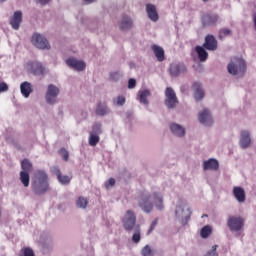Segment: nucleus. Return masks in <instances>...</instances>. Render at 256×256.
Wrapping results in <instances>:
<instances>
[{
    "instance_id": "obj_1",
    "label": "nucleus",
    "mask_w": 256,
    "mask_h": 256,
    "mask_svg": "<svg viewBox=\"0 0 256 256\" xmlns=\"http://www.w3.org/2000/svg\"><path fill=\"white\" fill-rule=\"evenodd\" d=\"M139 208L145 213H152L154 210V206L158 210H163V196L160 192H154L152 195L150 194H141L138 201Z\"/></svg>"
},
{
    "instance_id": "obj_2",
    "label": "nucleus",
    "mask_w": 256,
    "mask_h": 256,
    "mask_svg": "<svg viewBox=\"0 0 256 256\" xmlns=\"http://www.w3.org/2000/svg\"><path fill=\"white\" fill-rule=\"evenodd\" d=\"M32 191L35 195H43L49 191V176L42 170L36 171L35 179L32 182Z\"/></svg>"
},
{
    "instance_id": "obj_3",
    "label": "nucleus",
    "mask_w": 256,
    "mask_h": 256,
    "mask_svg": "<svg viewBox=\"0 0 256 256\" xmlns=\"http://www.w3.org/2000/svg\"><path fill=\"white\" fill-rule=\"evenodd\" d=\"M227 69L231 75H244L246 72V62L242 58H233L229 62Z\"/></svg>"
},
{
    "instance_id": "obj_4",
    "label": "nucleus",
    "mask_w": 256,
    "mask_h": 256,
    "mask_svg": "<svg viewBox=\"0 0 256 256\" xmlns=\"http://www.w3.org/2000/svg\"><path fill=\"white\" fill-rule=\"evenodd\" d=\"M122 224L124 229L128 232L134 229V226L137 224V216H135L132 210L126 211L122 219Z\"/></svg>"
},
{
    "instance_id": "obj_5",
    "label": "nucleus",
    "mask_w": 256,
    "mask_h": 256,
    "mask_svg": "<svg viewBox=\"0 0 256 256\" xmlns=\"http://www.w3.org/2000/svg\"><path fill=\"white\" fill-rule=\"evenodd\" d=\"M227 226L231 232H239L244 227V219L241 216H229Z\"/></svg>"
},
{
    "instance_id": "obj_6",
    "label": "nucleus",
    "mask_w": 256,
    "mask_h": 256,
    "mask_svg": "<svg viewBox=\"0 0 256 256\" xmlns=\"http://www.w3.org/2000/svg\"><path fill=\"white\" fill-rule=\"evenodd\" d=\"M31 41L33 45L38 49L49 50L51 48L49 41H47V38H45L41 34H33Z\"/></svg>"
},
{
    "instance_id": "obj_7",
    "label": "nucleus",
    "mask_w": 256,
    "mask_h": 256,
    "mask_svg": "<svg viewBox=\"0 0 256 256\" xmlns=\"http://www.w3.org/2000/svg\"><path fill=\"white\" fill-rule=\"evenodd\" d=\"M165 96H166V100H165L166 107L168 109L175 108L176 105L178 104V100H177L175 91L172 88L168 87V88H166Z\"/></svg>"
},
{
    "instance_id": "obj_8",
    "label": "nucleus",
    "mask_w": 256,
    "mask_h": 256,
    "mask_svg": "<svg viewBox=\"0 0 256 256\" xmlns=\"http://www.w3.org/2000/svg\"><path fill=\"white\" fill-rule=\"evenodd\" d=\"M27 69L34 76H42L45 73V67L41 62H29L27 64Z\"/></svg>"
},
{
    "instance_id": "obj_9",
    "label": "nucleus",
    "mask_w": 256,
    "mask_h": 256,
    "mask_svg": "<svg viewBox=\"0 0 256 256\" xmlns=\"http://www.w3.org/2000/svg\"><path fill=\"white\" fill-rule=\"evenodd\" d=\"M58 94H59V89L55 85L50 84L46 92V102L49 105L55 104Z\"/></svg>"
},
{
    "instance_id": "obj_10",
    "label": "nucleus",
    "mask_w": 256,
    "mask_h": 256,
    "mask_svg": "<svg viewBox=\"0 0 256 256\" xmlns=\"http://www.w3.org/2000/svg\"><path fill=\"white\" fill-rule=\"evenodd\" d=\"M202 47L208 51H216L218 49V41L213 34H208Z\"/></svg>"
},
{
    "instance_id": "obj_11",
    "label": "nucleus",
    "mask_w": 256,
    "mask_h": 256,
    "mask_svg": "<svg viewBox=\"0 0 256 256\" xmlns=\"http://www.w3.org/2000/svg\"><path fill=\"white\" fill-rule=\"evenodd\" d=\"M51 173L55 174L57 176V179L60 184L62 185H68L72 181V175H64L61 173L59 167L54 166L51 168Z\"/></svg>"
},
{
    "instance_id": "obj_12",
    "label": "nucleus",
    "mask_w": 256,
    "mask_h": 256,
    "mask_svg": "<svg viewBox=\"0 0 256 256\" xmlns=\"http://www.w3.org/2000/svg\"><path fill=\"white\" fill-rule=\"evenodd\" d=\"M66 65L68 67H71L72 69H75V71H84L86 68V63L83 61H78L77 59L74 58H68L65 61Z\"/></svg>"
},
{
    "instance_id": "obj_13",
    "label": "nucleus",
    "mask_w": 256,
    "mask_h": 256,
    "mask_svg": "<svg viewBox=\"0 0 256 256\" xmlns=\"http://www.w3.org/2000/svg\"><path fill=\"white\" fill-rule=\"evenodd\" d=\"M199 123L202 125H212L213 124V118L210 116V112L208 109H204L199 113L198 116Z\"/></svg>"
},
{
    "instance_id": "obj_14",
    "label": "nucleus",
    "mask_w": 256,
    "mask_h": 256,
    "mask_svg": "<svg viewBox=\"0 0 256 256\" xmlns=\"http://www.w3.org/2000/svg\"><path fill=\"white\" fill-rule=\"evenodd\" d=\"M219 21L218 14H206L202 17V24L204 26H215Z\"/></svg>"
},
{
    "instance_id": "obj_15",
    "label": "nucleus",
    "mask_w": 256,
    "mask_h": 256,
    "mask_svg": "<svg viewBox=\"0 0 256 256\" xmlns=\"http://www.w3.org/2000/svg\"><path fill=\"white\" fill-rule=\"evenodd\" d=\"M21 23H22V12L16 11L10 20L12 29L19 30Z\"/></svg>"
},
{
    "instance_id": "obj_16",
    "label": "nucleus",
    "mask_w": 256,
    "mask_h": 256,
    "mask_svg": "<svg viewBox=\"0 0 256 256\" xmlns=\"http://www.w3.org/2000/svg\"><path fill=\"white\" fill-rule=\"evenodd\" d=\"M232 194L235 196L236 200L239 203H244L246 201V193H245L244 188L234 187L232 189Z\"/></svg>"
},
{
    "instance_id": "obj_17",
    "label": "nucleus",
    "mask_w": 256,
    "mask_h": 256,
    "mask_svg": "<svg viewBox=\"0 0 256 256\" xmlns=\"http://www.w3.org/2000/svg\"><path fill=\"white\" fill-rule=\"evenodd\" d=\"M146 11H147L148 17L151 21L157 22L159 20V15H158L155 5L147 4Z\"/></svg>"
},
{
    "instance_id": "obj_18",
    "label": "nucleus",
    "mask_w": 256,
    "mask_h": 256,
    "mask_svg": "<svg viewBox=\"0 0 256 256\" xmlns=\"http://www.w3.org/2000/svg\"><path fill=\"white\" fill-rule=\"evenodd\" d=\"M151 49L156 57V60H158V62H163L165 60V53H164V49L158 45H152Z\"/></svg>"
},
{
    "instance_id": "obj_19",
    "label": "nucleus",
    "mask_w": 256,
    "mask_h": 256,
    "mask_svg": "<svg viewBox=\"0 0 256 256\" xmlns=\"http://www.w3.org/2000/svg\"><path fill=\"white\" fill-rule=\"evenodd\" d=\"M202 85L200 82H194L193 88L195 90L194 92V98L197 101H200L204 98L205 92L201 89Z\"/></svg>"
},
{
    "instance_id": "obj_20",
    "label": "nucleus",
    "mask_w": 256,
    "mask_h": 256,
    "mask_svg": "<svg viewBox=\"0 0 256 256\" xmlns=\"http://www.w3.org/2000/svg\"><path fill=\"white\" fill-rule=\"evenodd\" d=\"M20 92L22 96H24L26 99L30 96L31 93H33V88L31 87V84L27 81L22 82L20 85Z\"/></svg>"
},
{
    "instance_id": "obj_21",
    "label": "nucleus",
    "mask_w": 256,
    "mask_h": 256,
    "mask_svg": "<svg viewBox=\"0 0 256 256\" xmlns=\"http://www.w3.org/2000/svg\"><path fill=\"white\" fill-rule=\"evenodd\" d=\"M251 144L250 134L247 131L241 132L240 146L243 149H247Z\"/></svg>"
},
{
    "instance_id": "obj_22",
    "label": "nucleus",
    "mask_w": 256,
    "mask_h": 256,
    "mask_svg": "<svg viewBox=\"0 0 256 256\" xmlns=\"http://www.w3.org/2000/svg\"><path fill=\"white\" fill-rule=\"evenodd\" d=\"M181 69H183L184 71H186V67L183 65V64H171L170 67H169V73L171 75V77H177L180 72H181Z\"/></svg>"
},
{
    "instance_id": "obj_23",
    "label": "nucleus",
    "mask_w": 256,
    "mask_h": 256,
    "mask_svg": "<svg viewBox=\"0 0 256 256\" xmlns=\"http://www.w3.org/2000/svg\"><path fill=\"white\" fill-rule=\"evenodd\" d=\"M219 169V162L215 159H209L204 161V170H218Z\"/></svg>"
},
{
    "instance_id": "obj_24",
    "label": "nucleus",
    "mask_w": 256,
    "mask_h": 256,
    "mask_svg": "<svg viewBox=\"0 0 256 256\" xmlns=\"http://www.w3.org/2000/svg\"><path fill=\"white\" fill-rule=\"evenodd\" d=\"M170 130L172 132V134L178 136V137H184L185 136V129L183 127H181L178 124H171L170 125Z\"/></svg>"
},
{
    "instance_id": "obj_25",
    "label": "nucleus",
    "mask_w": 256,
    "mask_h": 256,
    "mask_svg": "<svg viewBox=\"0 0 256 256\" xmlns=\"http://www.w3.org/2000/svg\"><path fill=\"white\" fill-rule=\"evenodd\" d=\"M195 51L198 55L200 62H205L208 58V53L204 47L196 46Z\"/></svg>"
},
{
    "instance_id": "obj_26",
    "label": "nucleus",
    "mask_w": 256,
    "mask_h": 256,
    "mask_svg": "<svg viewBox=\"0 0 256 256\" xmlns=\"http://www.w3.org/2000/svg\"><path fill=\"white\" fill-rule=\"evenodd\" d=\"M132 27H133L132 20L129 17L124 16L120 22V29L128 30V29H131Z\"/></svg>"
},
{
    "instance_id": "obj_27",
    "label": "nucleus",
    "mask_w": 256,
    "mask_h": 256,
    "mask_svg": "<svg viewBox=\"0 0 256 256\" xmlns=\"http://www.w3.org/2000/svg\"><path fill=\"white\" fill-rule=\"evenodd\" d=\"M32 171L33 164L28 159L21 160V172H27L30 174Z\"/></svg>"
},
{
    "instance_id": "obj_28",
    "label": "nucleus",
    "mask_w": 256,
    "mask_h": 256,
    "mask_svg": "<svg viewBox=\"0 0 256 256\" xmlns=\"http://www.w3.org/2000/svg\"><path fill=\"white\" fill-rule=\"evenodd\" d=\"M141 256H155V250L150 245H145L141 249Z\"/></svg>"
},
{
    "instance_id": "obj_29",
    "label": "nucleus",
    "mask_w": 256,
    "mask_h": 256,
    "mask_svg": "<svg viewBox=\"0 0 256 256\" xmlns=\"http://www.w3.org/2000/svg\"><path fill=\"white\" fill-rule=\"evenodd\" d=\"M150 96V92L149 90H142L139 92V101L140 103L142 104H145V105H148V100H147V97Z\"/></svg>"
},
{
    "instance_id": "obj_30",
    "label": "nucleus",
    "mask_w": 256,
    "mask_h": 256,
    "mask_svg": "<svg viewBox=\"0 0 256 256\" xmlns=\"http://www.w3.org/2000/svg\"><path fill=\"white\" fill-rule=\"evenodd\" d=\"M20 181L22 185H24L26 188L29 186L30 183V175L27 172H20Z\"/></svg>"
},
{
    "instance_id": "obj_31",
    "label": "nucleus",
    "mask_w": 256,
    "mask_h": 256,
    "mask_svg": "<svg viewBox=\"0 0 256 256\" xmlns=\"http://www.w3.org/2000/svg\"><path fill=\"white\" fill-rule=\"evenodd\" d=\"M89 134L100 136L102 134V124L99 122L94 123L92 126V131L89 132Z\"/></svg>"
},
{
    "instance_id": "obj_32",
    "label": "nucleus",
    "mask_w": 256,
    "mask_h": 256,
    "mask_svg": "<svg viewBox=\"0 0 256 256\" xmlns=\"http://www.w3.org/2000/svg\"><path fill=\"white\" fill-rule=\"evenodd\" d=\"M100 142V136L96 134H89V145L91 147H96L97 144Z\"/></svg>"
},
{
    "instance_id": "obj_33",
    "label": "nucleus",
    "mask_w": 256,
    "mask_h": 256,
    "mask_svg": "<svg viewBox=\"0 0 256 256\" xmlns=\"http://www.w3.org/2000/svg\"><path fill=\"white\" fill-rule=\"evenodd\" d=\"M132 241L135 244H139L141 241V230L140 226H137L136 230L134 231V234L132 236Z\"/></svg>"
},
{
    "instance_id": "obj_34",
    "label": "nucleus",
    "mask_w": 256,
    "mask_h": 256,
    "mask_svg": "<svg viewBox=\"0 0 256 256\" xmlns=\"http://www.w3.org/2000/svg\"><path fill=\"white\" fill-rule=\"evenodd\" d=\"M96 114L100 116L107 114V104H98L96 107Z\"/></svg>"
},
{
    "instance_id": "obj_35",
    "label": "nucleus",
    "mask_w": 256,
    "mask_h": 256,
    "mask_svg": "<svg viewBox=\"0 0 256 256\" xmlns=\"http://www.w3.org/2000/svg\"><path fill=\"white\" fill-rule=\"evenodd\" d=\"M213 232V230H211L210 226H205L204 228H201L200 230V237L206 239L210 236V234Z\"/></svg>"
},
{
    "instance_id": "obj_36",
    "label": "nucleus",
    "mask_w": 256,
    "mask_h": 256,
    "mask_svg": "<svg viewBox=\"0 0 256 256\" xmlns=\"http://www.w3.org/2000/svg\"><path fill=\"white\" fill-rule=\"evenodd\" d=\"M88 205V201L84 198V197H79L77 202H76V206L80 209H86Z\"/></svg>"
},
{
    "instance_id": "obj_37",
    "label": "nucleus",
    "mask_w": 256,
    "mask_h": 256,
    "mask_svg": "<svg viewBox=\"0 0 256 256\" xmlns=\"http://www.w3.org/2000/svg\"><path fill=\"white\" fill-rule=\"evenodd\" d=\"M232 35V31L228 28H223L219 31V39L222 40L225 37Z\"/></svg>"
},
{
    "instance_id": "obj_38",
    "label": "nucleus",
    "mask_w": 256,
    "mask_h": 256,
    "mask_svg": "<svg viewBox=\"0 0 256 256\" xmlns=\"http://www.w3.org/2000/svg\"><path fill=\"white\" fill-rule=\"evenodd\" d=\"M219 248V245L215 244L211 247L210 250L207 251L206 255L204 256H219V253L217 252V249Z\"/></svg>"
},
{
    "instance_id": "obj_39",
    "label": "nucleus",
    "mask_w": 256,
    "mask_h": 256,
    "mask_svg": "<svg viewBox=\"0 0 256 256\" xmlns=\"http://www.w3.org/2000/svg\"><path fill=\"white\" fill-rule=\"evenodd\" d=\"M21 252L24 254L22 256H35L34 250L29 247L22 248Z\"/></svg>"
},
{
    "instance_id": "obj_40",
    "label": "nucleus",
    "mask_w": 256,
    "mask_h": 256,
    "mask_svg": "<svg viewBox=\"0 0 256 256\" xmlns=\"http://www.w3.org/2000/svg\"><path fill=\"white\" fill-rule=\"evenodd\" d=\"M59 154L62 156V159L64 161H68L69 160V152L65 148H61L59 150Z\"/></svg>"
},
{
    "instance_id": "obj_41",
    "label": "nucleus",
    "mask_w": 256,
    "mask_h": 256,
    "mask_svg": "<svg viewBox=\"0 0 256 256\" xmlns=\"http://www.w3.org/2000/svg\"><path fill=\"white\" fill-rule=\"evenodd\" d=\"M9 90V86L6 82L2 81L0 82V94L5 93Z\"/></svg>"
},
{
    "instance_id": "obj_42",
    "label": "nucleus",
    "mask_w": 256,
    "mask_h": 256,
    "mask_svg": "<svg viewBox=\"0 0 256 256\" xmlns=\"http://www.w3.org/2000/svg\"><path fill=\"white\" fill-rule=\"evenodd\" d=\"M158 222H159V219H158V218H155V219H154V222H152L151 225H150V228H149V230H148V235H150V234L155 230V228H156Z\"/></svg>"
},
{
    "instance_id": "obj_43",
    "label": "nucleus",
    "mask_w": 256,
    "mask_h": 256,
    "mask_svg": "<svg viewBox=\"0 0 256 256\" xmlns=\"http://www.w3.org/2000/svg\"><path fill=\"white\" fill-rule=\"evenodd\" d=\"M137 86V81L134 78L128 80V89H133Z\"/></svg>"
},
{
    "instance_id": "obj_44",
    "label": "nucleus",
    "mask_w": 256,
    "mask_h": 256,
    "mask_svg": "<svg viewBox=\"0 0 256 256\" xmlns=\"http://www.w3.org/2000/svg\"><path fill=\"white\" fill-rule=\"evenodd\" d=\"M115 183H116V180L114 178H109L105 183V187L109 189L110 187H113Z\"/></svg>"
},
{
    "instance_id": "obj_45",
    "label": "nucleus",
    "mask_w": 256,
    "mask_h": 256,
    "mask_svg": "<svg viewBox=\"0 0 256 256\" xmlns=\"http://www.w3.org/2000/svg\"><path fill=\"white\" fill-rule=\"evenodd\" d=\"M126 102V99L124 96H118L117 97V105L119 106H123Z\"/></svg>"
},
{
    "instance_id": "obj_46",
    "label": "nucleus",
    "mask_w": 256,
    "mask_h": 256,
    "mask_svg": "<svg viewBox=\"0 0 256 256\" xmlns=\"http://www.w3.org/2000/svg\"><path fill=\"white\" fill-rule=\"evenodd\" d=\"M190 216H191V212H190V209H188V216H185L184 219H182V225L185 226L188 221L190 220Z\"/></svg>"
},
{
    "instance_id": "obj_47",
    "label": "nucleus",
    "mask_w": 256,
    "mask_h": 256,
    "mask_svg": "<svg viewBox=\"0 0 256 256\" xmlns=\"http://www.w3.org/2000/svg\"><path fill=\"white\" fill-rule=\"evenodd\" d=\"M38 3L42 4V5H46L47 3H49L51 0H37Z\"/></svg>"
},
{
    "instance_id": "obj_48",
    "label": "nucleus",
    "mask_w": 256,
    "mask_h": 256,
    "mask_svg": "<svg viewBox=\"0 0 256 256\" xmlns=\"http://www.w3.org/2000/svg\"><path fill=\"white\" fill-rule=\"evenodd\" d=\"M179 211H183V208H181V206H178L177 210H176V215L179 214Z\"/></svg>"
},
{
    "instance_id": "obj_49",
    "label": "nucleus",
    "mask_w": 256,
    "mask_h": 256,
    "mask_svg": "<svg viewBox=\"0 0 256 256\" xmlns=\"http://www.w3.org/2000/svg\"><path fill=\"white\" fill-rule=\"evenodd\" d=\"M84 1L90 4V3H93L95 0H84Z\"/></svg>"
},
{
    "instance_id": "obj_50",
    "label": "nucleus",
    "mask_w": 256,
    "mask_h": 256,
    "mask_svg": "<svg viewBox=\"0 0 256 256\" xmlns=\"http://www.w3.org/2000/svg\"><path fill=\"white\" fill-rule=\"evenodd\" d=\"M254 24H255V27H256V16L254 17Z\"/></svg>"
},
{
    "instance_id": "obj_51",
    "label": "nucleus",
    "mask_w": 256,
    "mask_h": 256,
    "mask_svg": "<svg viewBox=\"0 0 256 256\" xmlns=\"http://www.w3.org/2000/svg\"><path fill=\"white\" fill-rule=\"evenodd\" d=\"M202 1L207 2V1H209V0H202Z\"/></svg>"
},
{
    "instance_id": "obj_52",
    "label": "nucleus",
    "mask_w": 256,
    "mask_h": 256,
    "mask_svg": "<svg viewBox=\"0 0 256 256\" xmlns=\"http://www.w3.org/2000/svg\"><path fill=\"white\" fill-rule=\"evenodd\" d=\"M0 218H1V208H0Z\"/></svg>"
},
{
    "instance_id": "obj_53",
    "label": "nucleus",
    "mask_w": 256,
    "mask_h": 256,
    "mask_svg": "<svg viewBox=\"0 0 256 256\" xmlns=\"http://www.w3.org/2000/svg\"><path fill=\"white\" fill-rule=\"evenodd\" d=\"M0 1L4 2V1H6V0H0Z\"/></svg>"
}]
</instances>
